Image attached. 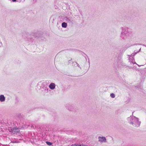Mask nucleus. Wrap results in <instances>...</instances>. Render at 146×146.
Returning a JSON list of instances; mask_svg holds the SVG:
<instances>
[{
	"instance_id": "nucleus-16",
	"label": "nucleus",
	"mask_w": 146,
	"mask_h": 146,
	"mask_svg": "<svg viewBox=\"0 0 146 146\" xmlns=\"http://www.w3.org/2000/svg\"><path fill=\"white\" fill-rule=\"evenodd\" d=\"M66 108L68 110H69L70 111L71 110V109H69L68 107L67 106L66 107Z\"/></svg>"
},
{
	"instance_id": "nucleus-11",
	"label": "nucleus",
	"mask_w": 146,
	"mask_h": 146,
	"mask_svg": "<svg viewBox=\"0 0 146 146\" xmlns=\"http://www.w3.org/2000/svg\"><path fill=\"white\" fill-rule=\"evenodd\" d=\"M71 146H86L83 144H74L71 145Z\"/></svg>"
},
{
	"instance_id": "nucleus-2",
	"label": "nucleus",
	"mask_w": 146,
	"mask_h": 146,
	"mask_svg": "<svg viewBox=\"0 0 146 146\" xmlns=\"http://www.w3.org/2000/svg\"><path fill=\"white\" fill-rule=\"evenodd\" d=\"M127 120L130 124L134 126L139 127L141 123V122L139 121V119L134 116H130L127 118Z\"/></svg>"
},
{
	"instance_id": "nucleus-14",
	"label": "nucleus",
	"mask_w": 146,
	"mask_h": 146,
	"mask_svg": "<svg viewBox=\"0 0 146 146\" xmlns=\"http://www.w3.org/2000/svg\"><path fill=\"white\" fill-rule=\"evenodd\" d=\"M110 96L112 98H113L115 97V95L114 94L112 93L110 94Z\"/></svg>"
},
{
	"instance_id": "nucleus-7",
	"label": "nucleus",
	"mask_w": 146,
	"mask_h": 146,
	"mask_svg": "<svg viewBox=\"0 0 146 146\" xmlns=\"http://www.w3.org/2000/svg\"><path fill=\"white\" fill-rule=\"evenodd\" d=\"M5 100V98L4 96L3 95L0 96V101L1 102H3Z\"/></svg>"
},
{
	"instance_id": "nucleus-10",
	"label": "nucleus",
	"mask_w": 146,
	"mask_h": 146,
	"mask_svg": "<svg viewBox=\"0 0 146 146\" xmlns=\"http://www.w3.org/2000/svg\"><path fill=\"white\" fill-rule=\"evenodd\" d=\"M62 26L63 27L66 28L67 26V23L65 22H63L62 23Z\"/></svg>"
},
{
	"instance_id": "nucleus-4",
	"label": "nucleus",
	"mask_w": 146,
	"mask_h": 146,
	"mask_svg": "<svg viewBox=\"0 0 146 146\" xmlns=\"http://www.w3.org/2000/svg\"><path fill=\"white\" fill-rule=\"evenodd\" d=\"M10 132L12 133H15L19 132L20 130L18 128H15L11 129V130H9Z\"/></svg>"
},
{
	"instance_id": "nucleus-5",
	"label": "nucleus",
	"mask_w": 146,
	"mask_h": 146,
	"mask_svg": "<svg viewBox=\"0 0 146 146\" xmlns=\"http://www.w3.org/2000/svg\"><path fill=\"white\" fill-rule=\"evenodd\" d=\"M55 86L56 85L54 83H51L49 85V88L51 90L54 89L55 88Z\"/></svg>"
},
{
	"instance_id": "nucleus-15",
	"label": "nucleus",
	"mask_w": 146,
	"mask_h": 146,
	"mask_svg": "<svg viewBox=\"0 0 146 146\" xmlns=\"http://www.w3.org/2000/svg\"><path fill=\"white\" fill-rule=\"evenodd\" d=\"M137 52H134V54H133H133H132L131 55H132V56H134L135 54H137Z\"/></svg>"
},
{
	"instance_id": "nucleus-17",
	"label": "nucleus",
	"mask_w": 146,
	"mask_h": 146,
	"mask_svg": "<svg viewBox=\"0 0 146 146\" xmlns=\"http://www.w3.org/2000/svg\"><path fill=\"white\" fill-rule=\"evenodd\" d=\"M13 1V2L15 1H16V0H12Z\"/></svg>"
},
{
	"instance_id": "nucleus-6",
	"label": "nucleus",
	"mask_w": 146,
	"mask_h": 146,
	"mask_svg": "<svg viewBox=\"0 0 146 146\" xmlns=\"http://www.w3.org/2000/svg\"><path fill=\"white\" fill-rule=\"evenodd\" d=\"M118 66L119 67H121L125 66L124 64L122 61H119L117 62Z\"/></svg>"
},
{
	"instance_id": "nucleus-9",
	"label": "nucleus",
	"mask_w": 146,
	"mask_h": 146,
	"mask_svg": "<svg viewBox=\"0 0 146 146\" xmlns=\"http://www.w3.org/2000/svg\"><path fill=\"white\" fill-rule=\"evenodd\" d=\"M73 65L74 66H77L78 67L80 68V69H81V68L80 66V65L77 62H73Z\"/></svg>"
},
{
	"instance_id": "nucleus-18",
	"label": "nucleus",
	"mask_w": 146,
	"mask_h": 146,
	"mask_svg": "<svg viewBox=\"0 0 146 146\" xmlns=\"http://www.w3.org/2000/svg\"><path fill=\"white\" fill-rule=\"evenodd\" d=\"M70 61H70V60H69V63H70Z\"/></svg>"
},
{
	"instance_id": "nucleus-3",
	"label": "nucleus",
	"mask_w": 146,
	"mask_h": 146,
	"mask_svg": "<svg viewBox=\"0 0 146 146\" xmlns=\"http://www.w3.org/2000/svg\"><path fill=\"white\" fill-rule=\"evenodd\" d=\"M98 139V141L101 143H105L106 142V138L104 137H99Z\"/></svg>"
},
{
	"instance_id": "nucleus-8",
	"label": "nucleus",
	"mask_w": 146,
	"mask_h": 146,
	"mask_svg": "<svg viewBox=\"0 0 146 146\" xmlns=\"http://www.w3.org/2000/svg\"><path fill=\"white\" fill-rule=\"evenodd\" d=\"M129 61L131 63H132L133 64H136V63L135 62V60L133 59V57H131V58H129Z\"/></svg>"
},
{
	"instance_id": "nucleus-19",
	"label": "nucleus",
	"mask_w": 146,
	"mask_h": 146,
	"mask_svg": "<svg viewBox=\"0 0 146 146\" xmlns=\"http://www.w3.org/2000/svg\"><path fill=\"white\" fill-rule=\"evenodd\" d=\"M144 46H145V47H146V46L145 45H143Z\"/></svg>"
},
{
	"instance_id": "nucleus-13",
	"label": "nucleus",
	"mask_w": 146,
	"mask_h": 146,
	"mask_svg": "<svg viewBox=\"0 0 146 146\" xmlns=\"http://www.w3.org/2000/svg\"><path fill=\"white\" fill-rule=\"evenodd\" d=\"M46 143L48 145H51L52 144L51 143L47 141H46Z\"/></svg>"
},
{
	"instance_id": "nucleus-1",
	"label": "nucleus",
	"mask_w": 146,
	"mask_h": 146,
	"mask_svg": "<svg viewBox=\"0 0 146 146\" xmlns=\"http://www.w3.org/2000/svg\"><path fill=\"white\" fill-rule=\"evenodd\" d=\"M121 30L120 37L121 39L125 41H128L131 38L132 32L128 27L124 26L121 27Z\"/></svg>"
},
{
	"instance_id": "nucleus-12",
	"label": "nucleus",
	"mask_w": 146,
	"mask_h": 146,
	"mask_svg": "<svg viewBox=\"0 0 146 146\" xmlns=\"http://www.w3.org/2000/svg\"><path fill=\"white\" fill-rule=\"evenodd\" d=\"M48 88H46V87L45 88V89L44 90V92L47 93L48 92Z\"/></svg>"
}]
</instances>
